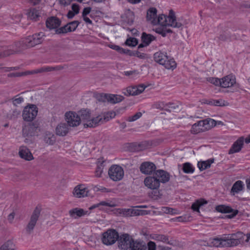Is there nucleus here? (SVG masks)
Returning <instances> with one entry per match:
<instances>
[{"label":"nucleus","mask_w":250,"mask_h":250,"mask_svg":"<svg viewBox=\"0 0 250 250\" xmlns=\"http://www.w3.org/2000/svg\"><path fill=\"white\" fill-rule=\"evenodd\" d=\"M78 115L80 117L81 121L85 122L83 124L84 127H95L114 118L116 114L114 112L110 111L91 117L89 109H82L79 112Z\"/></svg>","instance_id":"nucleus-1"},{"label":"nucleus","mask_w":250,"mask_h":250,"mask_svg":"<svg viewBox=\"0 0 250 250\" xmlns=\"http://www.w3.org/2000/svg\"><path fill=\"white\" fill-rule=\"evenodd\" d=\"M157 24L160 25L161 27L156 28V32L163 37H166L167 33H172V30L167 28V26L180 28L182 26V23L176 21L175 14L172 10L169 11L168 16L162 14L157 17L156 19V25Z\"/></svg>","instance_id":"nucleus-2"},{"label":"nucleus","mask_w":250,"mask_h":250,"mask_svg":"<svg viewBox=\"0 0 250 250\" xmlns=\"http://www.w3.org/2000/svg\"><path fill=\"white\" fill-rule=\"evenodd\" d=\"M45 36L44 33L42 32L35 33L18 42L16 45L18 47H21V49H23V50L32 47L36 45L41 44L43 42Z\"/></svg>","instance_id":"nucleus-3"},{"label":"nucleus","mask_w":250,"mask_h":250,"mask_svg":"<svg viewBox=\"0 0 250 250\" xmlns=\"http://www.w3.org/2000/svg\"><path fill=\"white\" fill-rule=\"evenodd\" d=\"M154 59L156 62L165 66L167 69H174L176 63L173 58L167 55L166 53L157 52L154 54Z\"/></svg>","instance_id":"nucleus-4"},{"label":"nucleus","mask_w":250,"mask_h":250,"mask_svg":"<svg viewBox=\"0 0 250 250\" xmlns=\"http://www.w3.org/2000/svg\"><path fill=\"white\" fill-rule=\"evenodd\" d=\"M119 238V233L115 229H109L102 234L101 238L102 243L106 246L114 244Z\"/></svg>","instance_id":"nucleus-5"},{"label":"nucleus","mask_w":250,"mask_h":250,"mask_svg":"<svg viewBox=\"0 0 250 250\" xmlns=\"http://www.w3.org/2000/svg\"><path fill=\"white\" fill-rule=\"evenodd\" d=\"M214 121L212 119L200 121L192 125L191 132L193 134H197L208 130L211 127L210 122L212 123Z\"/></svg>","instance_id":"nucleus-6"},{"label":"nucleus","mask_w":250,"mask_h":250,"mask_svg":"<svg viewBox=\"0 0 250 250\" xmlns=\"http://www.w3.org/2000/svg\"><path fill=\"white\" fill-rule=\"evenodd\" d=\"M242 234L238 232L237 233H231L223 235L224 247H234L240 244V238L237 237V234Z\"/></svg>","instance_id":"nucleus-7"},{"label":"nucleus","mask_w":250,"mask_h":250,"mask_svg":"<svg viewBox=\"0 0 250 250\" xmlns=\"http://www.w3.org/2000/svg\"><path fill=\"white\" fill-rule=\"evenodd\" d=\"M108 175L110 178L114 181L122 180L124 175L123 168L118 165L112 166L108 170Z\"/></svg>","instance_id":"nucleus-8"},{"label":"nucleus","mask_w":250,"mask_h":250,"mask_svg":"<svg viewBox=\"0 0 250 250\" xmlns=\"http://www.w3.org/2000/svg\"><path fill=\"white\" fill-rule=\"evenodd\" d=\"M38 108L36 105L31 104L24 107L22 112V117L24 121L28 122L33 120L37 115Z\"/></svg>","instance_id":"nucleus-9"},{"label":"nucleus","mask_w":250,"mask_h":250,"mask_svg":"<svg viewBox=\"0 0 250 250\" xmlns=\"http://www.w3.org/2000/svg\"><path fill=\"white\" fill-rule=\"evenodd\" d=\"M133 238L127 233H124L118 238V247L121 250H127L130 248Z\"/></svg>","instance_id":"nucleus-10"},{"label":"nucleus","mask_w":250,"mask_h":250,"mask_svg":"<svg viewBox=\"0 0 250 250\" xmlns=\"http://www.w3.org/2000/svg\"><path fill=\"white\" fill-rule=\"evenodd\" d=\"M39 131L40 128L37 123H28L22 128V134L24 137L37 135Z\"/></svg>","instance_id":"nucleus-11"},{"label":"nucleus","mask_w":250,"mask_h":250,"mask_svg":"<svg viewBox=\"0 0 250 250\" xmlns=\"http://www.w3.org/2000/svg\"><path fill=\"white\" fill-rule=\"evenodd\" d=\"M40 208L36 207L34 209L30 217V221L26 228V231L28 234H30L33 231L40 215Z\"/></svg>","instance_id":"nucleus-12"},{"label":"nucleus","mask_w":250,"mask_h":250,"mask_svg":"<svg viewBox=\"0 0 250 250\" xmlns=\"http://www.w3.org/2000/svg\"><path fill=\"white\" fill-rule=\"evenodd\" d=\"M146 87V86L144 84L128 86L123 89L122 93L126 96L137 95L142 93Z\"/></svg>","instance_id":"nucleus-13"},{"label":"nucleus","mask_w":250,"mask_h":250,"mask_svg":"<svg viewBox=\"0 0 250 250\" xmlns=\"http://www.w3.org/2000/svg\"><path fill=\"white\" fill-rule=\"evenodd\" d=\"M65 120L70 126L75 127L78 126L81 123L80 116L75 112L69 111L65 114Z\"/></svg>","instance_id":"nucleus-14"},{"label":"nucleus","mask_w":250,"mask_h":250,"mask_svg":"<svg viewBox=\"0 0 250 250\" xmlns=\"http://www.w3.org/2000/svg\"><path fill=\"white\" fill-rule=\"evenodd\" d=\"M156 167L152 162H145L143 163L140 167V171L146 175H150L154 173L156 171Z\"/></svg>","instance_id":"nucleus-15"},{"label":"nucleus","mask_w":250,"mask_h":250,"mask_svg":"<svg viewBox=\"0 0 250 250\" xmlns=\"http://www.w3.org/2000/svg\"><path fill=\"white\" fill-rule=\"evenodd\" d=\"M145 185L151 189H157L160 187L159 181L153 175L147 176L144 180Z\"/></svg>","instance_id":"nucleus-16"},{"label":"nucleus","mask_w":250,"mask_h":250,"mask_svg":"<svg viewBox=\"0 0 250 250\" xmlns=\"http://www.w3.org/2000/svg\"><path fill=\"white\" fill-rule=\"evenodd\" d=\"M88 190L83 185L77 186L74 189L73 194L77 198H82L88 196Z\"/></svg>","instance_id":"nucleus-17"},{"label":"nucleus","mask_w":250,"mask_h":250,"mask_svg":"<svg viewBox=\"0 0 250 250\" xmlns=\"http://www.w3.org/2000/svg\"><path fill=\"white\" fill-rule=\"evenodd\" d=\"M90 212L84 210L83 208H75L69 210L70 216L75 219H77L85 215H89Z\"/></svg>","instance_id":"nucleus-18"},{"label":"nucleus","mask_w":250,"mask_h":250,"mask_svg":"<svg viewBox=\"0 0 250 250\" xmlns=\"http://www.w3.org/2000/svg\"><path fill=\"white\" fill-rule=\"evenodd\" d=\"M156 179L159 181V183H166L169 181L170 179L169 174L164 170L159 169L156 170L153 174Z\"/></svg>","instance_id":"nucleus-19"},{"label":"nucleus","mask_w":250,"mask_h":250,"mask_svg":"<svg viewBox=\"0 0 250 250\" xmlns=\"http://www.w3.org/2000/svg\"><path fill=\"white\" fill-rule=\"evenodd\" d=\"M221 87L228 88L232 86L236 83L235 77L233 75H229L221 79Z\"/></svg>","instance_id":"nucleus-20"},{"label":"nucleus","mask_w":250,"mask_h":250,"mask_svg":"<svg viewBox=\"0 0 250 250\" xmlns=\"http://www.w3.org/2000/svg\"><path fill=\"white\" fill-rule=\"evenodd\" d=\"M61 21L55 17H51L48 18L46 21V27L49 29L55 30L60 26Z\"/></svg>","instance_id":"nucleus-21"},{"label":"nucleus","mask_w":250,"mask_h":250,"mask_svg":"<svg viewBox=\"0 0 250 250\" xmlns=\"http://www.w3.org/2000/svg\"><path fill=\"white\" fill-rule=\"evenodd\" d=\"M19 154L21 158L26 161H31L34 159L30 150L25 146L20 147Z\"/></svg>","instance_id":"nucleus-22"},{"label":"nucleus","mask_w":250,"mask_h":250,"mask_svg":"<svg viewBox=\"0 0 250 250\" xmlns=\"http://www.w3.org/2000/svg\"><path fill=\"white\" fill-rule=\"evenodd\" d=\"M17 42H16L14 44L9 46L6 49L1 52L3 58L14 54L23 50V49H21V47H18L16 45Z\"/></svg>","instance_id":"nucleus-23"},{"label":"nucleus","mask_w":250,"mask_h":250,"mask_svg":"<svg viewBox=\"0 0 250 250\" xmlns=\"http://www.w3.org/2000/svg\"><path fill=\"white\" fill-rule=\"evenodd\" d=\"M216 210L221 213H232V214L229 215V218L234 217L238 212L237 210H233L229 206L225 205H219L216 207Z\"/></svg>","instance_id":"nucleus-24"},{"label":"nucleus","mask_w":250,"mask_h":250,"mask_svg":"<svg viewBox=\"0 0 250 250\" xmlns=\"http://www.w3.org/2000/svg\"><path fill=\"white\" fill-rule=\"evenodd\" d=\"M157 10L154 7L149 8L146 13V20L152 25H156V19L157 16Z\"/></svg>","instance_id":"nucleus-25"},{"label":"nucleus","mask_w":250,"mask_h":250,"mask_svg":"<svg viewBox=\"0 0 250 250\" xmlns=\"http://www.w3.org/2000/svg\"><path fill=\"white\" fill-rule=\"evenodd\" d=\"M147 247L146 243L141 240H132L130 249L131 250H146Z\"/></svg>","instance_id":"nucleus-26"},{"label":"nucleus","mask_w":250,"mask_h":250,"mask_svg":"<svg viewBox=\"0 0 250 250\" xmlns=\"http://www.w3.org/2000/svg\"><path fill=\"white\" fill-rule=\"evenodd\" d=\"M243 139L240 138L234 143L229 151V154H231L239 152L243 145Z\"/></svg>","instance_id":"nucleus-27"},{"label":"nucleus","mask_w":250,"mask_h":250,"mask_svg":"<svg viewBox=\"0 0 250 250\" xmlns=\"http://www.w3.org/2000/svg\"><path fill=\"white\" fill-rule=\"evenodd\" d=\"M69 127L67 124L63 123L59 124L56 128V132L58 135L65 136L68 132Z\"/></svg>","instance_id":"nucleus-28"},{"label":"nucleus","mask_w":250,"mask_h":250,"mask_svg":"<svg viewBox=\"0 0 250 250\" xmlns=\"http://www.w3.org/2000/svg\"><path fill=\"white\" fill-rule=\"evenodd\" d=\"M62 68V67L61 66H57L56 67H50V66H45L42 67L39 69L32 70L31 72H32L31 74H35L37 73H42L46 72H49L55 70H60Z\"/></svg>","instance_id":"nucleus-29"},{"label":"nucleus","mask_w":250,"mask_h":250,"mask_svg":"<svg viewBox=\"0 0 250 250\" xmlns=\"http://www.w3.org/2000/svg\"><path fill=\"white\" fill-rule=\"evenodd\" d=\"M208 244H209L210 246L224 248L223 235L220 237H216L210 238L208 240Z\"/></svg>","instance_id":"nucleus-30"},{"label":"nucleus","mask_w":250,"mask_h":250,"mask_svg":"<svg viewBox=\"0 0 250 250\" xmlns=\"http://www.w3.org/2000/svg\"><path fill=\"white\" fill-rule=\"evenodd\" d=\"M124 99V97L121 95L107 94V102L112 104L121 102Z\"/></svg>","instance_id":"nucleus-31"},{"label":"nucleus","mask_w":250,"mask_h":250,"mask_svg":"<svg viewBox=\"0 0 250 250\" xmlns=\"http://www.w3.org/2000/svg\"><path fill=\"white\" fill-rule=\"evenodd\" d=\"M214 162L213 159H210L207 161L198 162L197 164L198 167L200 171H203L209 167Z\"/></svg>","instance_id":"nucleus-32"},{"label":"nucleus","mask_w":250,"mask_h":250,"mask_svg":"<svg viewBox=\"0 0 250 250\" xmlns=\"http://www.w3.org/2000/svg\"><path fill=\"white\" fill-rule=\"evenodd\" d=\"M16 247L13 241L8 240L0 246V250H16Z\"/></svg>","instance_id":"nucleus-33"},{"label":"nucleus","mask_w":250,"mask_h":250,"mask_svg":"<svg viewBox=\"0 0 250 250\" xmlns=\"http://www.w3.org/2000/svg\"><path fill=\"white\" fill-rule=\"evenodd\" d=\"M243 186L244 184L242 181L240 180L236 181L232 187L231 192L233 195L238 193L240 191L242 190Z\"/></svg>","instance_id":"nucleus-34"},{"label":"nucleus","mask_w":250,"mask_h":250,"mask_svg":"<svg viewBox=\"0 0 250 250\" xmlns=\"http://www.w3.org/2000/svg\"><path fill=\"white\" fill-rule=\"evenodd\" d=\"M44 141L48 145H53L56 141L55 136L50 132H46L44 137Z\"/></svg>","instance_id":"nucleus-35"},{"label":"nucleus","mask_w":250,"mask_h":250,"mask_svg":"<svg viewBox=\"0 0 250 250\" xmlns=\"http://www.w3.org/2000/svg\"><path fill=\"white\" fill-rule=\"evenodd\" d=\"M182 170L185 173H192L194 171V167L190 163L186 162L183 164Z\"/></svg>","instance_id":"nucleus-36"},{"label":"nucleus","mask_w":250,"mask_h":250,"mask_svg":"<svg viewBox=\"0 0 250 250\" xmlns=\"http://www.w3.org/2000/svg\"><path fill=\"white\" fill-rule=\"evenodd\" d=\"M207 204V201L204 200V199H201L200 200H197L196 202L193 203L191 206V208L193 211H197L198 212H200L199 211V208L200 206Z\"/></svg>","instance_id":"nucleus-37"},{"label":"nucleus","mask_w":250,"mask_h":250,"mask_svg":"<svg viewBox=\"0 0 250 250\" xmlns=\"http://www.w3.org/2000/svg\"><path fill=\"white\" fill-rule=\"evenodd\" d=\"M162 194L158 189H153L148 193V196L153 200H157L162 198Z\"/></svg>","instance_id":"nucleus-38"},{"label":"nucleus","mask_w":250,"mask_h":250,"mask_svg":"<svg viewBox=\"0 0 250 250\" xmlns=\"http://www.w3.org/2000/svg\"><path fill=\"white\" fill-rule=\"evenodd\" d=\"M155 39L154 36L150 34H147L146 33H143L142 35V40L146 45H148L151 41Z\"/></svg>","instance_id":"nucleus-39"},{"label":"nucleus","mask_w":250,"mask_h":250,"mask_svg":"<svg viewBox=\"0 0 250 250\" xmlns=\"http://www.w3.org/2000/svg\"><path fill=\"white\" fill-rule=\"evenodd\" d=\"M32 72L31 71H27L24 72H16V73H10L7 75V77L9 78L12 77H20L23 76L31 74Z\"/></svg>","instance_id":"nucleus-40"},{"label":"nucleus","mask_w":250,"mask_h":250,"mask_svg":"<svg viewBox=\"0 0 250 250\" xmlns=\"http://www.w3.org/2000/svg\"><path fill=\"white\" fill-rule=\"evenodd\" d=\"M39 17V13L38 11L35 8L31 9L28 12V17L30 19L34 20H36V19Z\"/></svg>","instance_id":"nucleus-41"},{"label":"nucleus","mask_w":250,"mask_h":250,"mask_svg":"<svg viewBox=\"0 0 250 250\" xmlns=\"http://www.w3.org/2000/svg\"><path fill=\"white\" fill-rule=\"evenodd\" d=\"M68 27L69 25L67 23L64 26L56 29L55 33L57 34H65L68 32H70V31H69V29H68Z\"/></svg>","instance_id":"nucleus-42"},{"label":"nucleus","mask_w":250,"mask_h":250,"mask_svg":"<svg viewBox=\"0 0 250 250\" xmlns=\"http://www.w3.org/2000/svg\"><path fill=\"white\" fill-rule=\"evenodd\" d=\"M125 44L129 46H135L138 44V40L135 38H129L125 41Z\"/></svg>","instance_id":"nucleus-43"},{"label":"nucleus","mask_w":250,"mask_h":250,"mask_svg":"<svg viewBox=\"0 0 250 250\" xmlns=\"http://www.w3.org/2000/svg\"><path fill=\"white\" fill-rule=\"evenodd\" d=\"M96 99L101 102H107V94L99 93L96 95Z\"/></svg>","instance_id":"nucleus-44"},{"label":"nucleus","mask_w":250,"mask_h":250,"mask_svg":"<svg viewBox=\"0 0 250 250\" xmlns=\"http://www.w3.org/2000/svg\"><path fill=\"white\" fill-rule=\"evenodd\" d=\"M221 79H218L217 78H208V81L214 84L216 86H221Z\"/></svg>","instance_id":"nucleus-45"},{"label":"nucleus","mask_w":250,"mask_h":250,"mask_svg":"<svg viewBox=\"0 0 250 250\" xmlns=\"http://www.w3.org/2000/svg\"><path fill=\"white\" fill-rule=\"evenodd\" d=\"M80 22L77 21H75L68 23L69 27L68 29L70 32L74 31L76 30Z\"/></svg>","instance_id":"nucleus-46"},{"label":"nucleus","mask_w":250,"mask_h":250,"mask_svg":"<svg viewBox=\"0 0 250 250\" xmlns=\"http://www.w3.org/2000/svg\"><path fill=\"white\" fill-rule=\"evenodd\" d=\"M226 103V102L225 101H224L222 99H219V100H213L212 101H211L209 103V104L214 105L215 106H222L226 105V104H225Z\"/></svg>","instance_id":"nucleus-47"},{"label":"nucleus","mask_w":250,"mask_h":250,"mask_svg":"<svg viewBox=\"0 0 250 250\" xmlns=\"http://www.w3.org/2000/svg\"><path fill=\"white\" fill-rule=\"evenodd\" d=\"M142 113L139 112L136 113L133 116L128 117L126 120L128 122H133L140 118L142 116Z\"/></svg>","instance_id":"nucleus-48"},{"label":"nucleus","mask_w":250,"mask_h":250,"mask_svg":"<svg viewBox=\"0 0 250 250\" xmlns=\"http://www.w3.org/2000/svg\"><path fill=\"white\" fill-rule=\"evenodd\" d=\"M154 107L162 110L166 108V104L163 102H158L153 105Z\"/></svg>","instance_id":"nucleus-49"},{"label":"nucleus","mask_w":250,"mask_h":250,"mask_svg":"<svg viewBox=\"0 0 250 250\" xmlns=\"http://www.w3.org/2000/svg\"><path fill=\"white\" fill-rule=\"evenodd\" d=\"M103 171V167L102 164H101L100 166H98L96 171H95V176L97 177H101Z\"/></svg>","instance_id":"nucleus-50"},{"label":"nucleus","mask_w":250,"mask_h":250,"mask_svg":"<svg viewBox=\"0 0 250 250\" xmlns=\"http://www.w3.org/2000/svg\"><path fill=\"white\" fill-rule=\"evenodd\" d=\"M136 213V211L132 209H125L123 214L125 215L133 216Z\"/></svg>","instance_id":"nucleus-51"},{"label":"nucleus","mask_w":250,"mask_h":250,"mask_svg":"<svg viewBox=\"0 0 250 250\" xmlns=\"http://www.w3.org/2000/svg\"><path fill=\"white\" fill-rule=\"evenodd\" d=\"M148 250H156V245L154 242L149 241L147 243Z\"/></svg>","instance_id":"nucleus-52"},{"label":"nucleus","mask_w":250,"mask_h":250,"mask_svg":"<svg viewBox=\"0 0 250 250\" xmlns=\"http://www.w3.org/2000/svg\"><path fill=\"white\" fill-rule=\"evenodd\" d=\"M23 101V98L21 97L13 99V103L15 105H17L18 104H21Z\"/></svg>","instance_id":"nucleus-53"},{"label":"nucleus","mask_w":250,"mask_h":250,"mask_svg":"<svg viewBox=\"0 0 250 250\" xmlns=\"http://www.w3.org/2000/svg\"><path fill=\"white\" fill-rule=\"evenodd\" d=\"M73 0H59V3L63 6L69 5Z\"/></svg>","instance_id":"nucleus-54"},{"label":"nucleus","mask_w":250,"mask_h":250,"mask_svg":"<svg viewBox=\"0 0 250 250\" xmlns=\"http://www.w3.org/2000/svg\"><path fill=\"white\" fill-rule=\"evenodd\" d=\"M162 234H154L150 236V238L154 240L161 241Z\"/></svg>","instance_id":"nucleus-55"},{"label":"nucleus","mask_w":250,"mask_h":250,"mask_svg":"<svg viewBox=\"0 0 250 250\" xmlns=\"http://www.w3.org/2000/svg\"><path fill=\"white\" fill-rule=\"evenodd\" d=\"M161 239V242L170 245L172 244L170 241H169L168 237L166 235L162 234Z\"/></svg>","instance_id":"nucleus-56"},{"label":"nucleus","mask_w":250,"mask_h":250,"mask_svg":"<svg viewBox=\"0 0 250 250\" xmlns=\"http://www.w3.org/2000/svg\"><path fill=\"white\" fill-rule=\"evenodd\" d=\"M91 11V7H85L83 9L82 13V17H85L87 15L89 14Z\"/></svg>","instance_id":"nucleus-57"},{"label":"nucleus","mask_w":250,"mask_h":250,"mask_svg":"<svg viewBox=\"0 0 250 250\" xmlns=\"http://www.w3.org/2000/svg\"><path fill=\"white\" fill-rule=\"evenodd\" d=\"M72 9L75 15L78 14L79 12V6L77 4L72 5Z\"/></svg>","instance_id":"nucleus-58"},{"label":"nucleus","mask_w":250,"mask_h":250,"mask_svg":"<svg viewBox=\"0 0 250 250\" xmlns=\"http://www.w3.org/2000/svg\"><path fill=\"white\" fill-rule=\"evenodd\" d=\"M125 15L128 16L130 21L132 22L134 17L133 13L131 10L128 9L125 12Z\"/></svg>","instance_id":"nucleus-59"},{"label":"nucleus","mask_w":250,"mask_h":250,"mask_svg":"<svg viewBox=\"0 0 250 250\" xmlns=\"http://www.w3.org/2000/svg\"><path fill=\"white\" fill-rule=\"evenodd\" d=\"M170 210H171V211L172 210V208H169V207H162L161 208L162 212L165 213H167V214H169V213L170 212Z\"/></svg>","instance_id":"nucleus-60"},{"label":"nucleus","mask_w":250,"mask_h":250,"mask_svg":"<svg viewBox=\"0 0 250 250\" xmlns=\"http://www.w3.org/2000/svg\"><path fill=\"white\" fill-rule=\"evenodd\" d=\"M125 75L126 76H130L133 74H137L138 73L136 71H129L124 72Z\"/></svg>","instance_id":"nucleus-61"},{"label":"nucleus","mask_w":250,"mask_h":250,"mask_svg":"<svg viewBox=\"0 0 250 250\" xmlns=\"http://www.w3.org/2000/svg\"><path fill=\"white\" fill-rule=\"evenodd\" d=\"M15 216V213L14 212H12L10 213L8 216V220L10 222L12 223V221L13 220Z\"/></svg>","instance_id":"nucleus-62"},{"label":"nucleus","mask_w":250,"mask_h":250,"mask_svg":"<svg viewBox=\"0 0 250 250\" xmlns=\"http://www.w3.org/2000/svg\"><path fill=\"white\" fill-rule=\"evenodd\" d=\"M109 47L114 49L115 50L119 52L121 47L119 46L116 45H110Z\"/></svg>","instance_id":"nucleus-63"},{"label":"nucleus","mask_w":250,"mask_h":250,"mask_svg":"<svg viewBox=\"0 0 250 250\" xmlns=\"http://www.w3.org/2000/svg\"><path fill=\"white\" fill-rule=\"evenodd\" d=\"M29 1L34 5H37L40 3L41 0H28Z\"/></svg>","instance_id":"nucleus-64"}]
</instances>
